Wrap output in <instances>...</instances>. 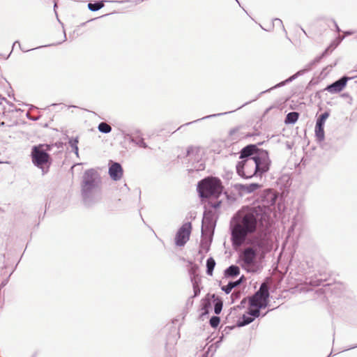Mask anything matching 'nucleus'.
<instances>
[{
    "mask_svg": "<svg viewBox=\"0 0 357 357\" xmlns=\"http://www.w3.org/2000/svg\"><path fill=\"white\" fill-rule=\"evenodd\" d=\"M2 100H3L6 103V104H8V105L10 106V109H9V111H10V112L17 111V109H16V107H15V105H14L13 102H11L8 101V100H6V98H2Z\"/></svg>",
    "mask_w": 357,
    "mask_h": 357,
    "instance_id": "obj_36",
    "label": "nucleus"
},
{
    "mask_svg": "<svg viewBox=\"0 0 357 357\" xmlns=\"http://www.w3.org/2000/svg\"><path fill=\"white\" fill-rule=\"evenodd\" d=\"M240 274V268L236 265H231L224 271L225 278H235Z\"/></svg>",
    "mask_w": 357,
    "mask_h": 357,
    "instance_id": "obj_18",
    "label": "nucleus"
},
{
    "mask_svg": "<svg viewBox=\"0 0 357 357\" xmlns=\"http://www.w3.org/2000/svg\"><path fill=\"white\" fill-rule=\"evenodd\" d=\"M98 130L102 133L107 134L112 131V127L105 122H101L98 124Z\"/></svg>",
    "mask_w": 357,
    "mask_h": 357,
    "instance_id": "obj_25",
    "label": "nucleus"
},
{
    "mask_svg": "<svg viewBox=\"0 0 357 357\" xmlns=\"http://www.w3.org/2000/svg\"><path fill=\"white\" fill-rule=\"evenodd\" d=\"M324 124L322 122H319L318 121H316L315 125V136L317 137V139L319 142H322L324 139L325 135H324Z\"/></svg>",
    "mask_w": 357,
    "mask_h": 357,
    "instance_id": "obj_17",
    "label": "nucleus"
},
{
    "mask_svg": "<svg viewBox=\"0 0 357 357\" xmlns=\"http://www.w3.org/2000/svg\"><path fill=\"white\" fill-rule=\"evenodd\" d=\"M102 179L100 174L94 169L84 172L81 182V195L83 203L91 206L101 199Z\"/></svg>",
    "mask_w": 357,
    "mask_h": 357,
    "instance_id": "obj_2",
    "label": "nucleus"
},
{
    "mask_svg": "<svg viewBox=\"0 0 357 357\" xmlns=\"http://www.w3.org/2000/svg\"><path fill=\"white\" fill-rule=\"evenodd\" d=\"M128 1H130V0L121 1H119V3H124V2H128Z\"/></svg>",
    "mask_w": 357,
    "mask_h": 357,
    "instance_id": "obj_49",
    "label": "nucleus"
},
{
    "mask_svg": "<svg viewBox=\"0 0 357 357\" xmlns=\"http://www.w3.org/2000/svg\"><path fill=\"white\" fill-rule=\"evenodd\" d=\"M261 187V185L253 183L250 184H245L241 185V189L248 193H251L256 190L259 189Z\"/></svg>",
    "mask_w": 357,
    "mask_h": 357,
    "instance_id": "obj_22",
    "label": "nucleus"
},
{
    "mask_svg": "<svg viewBox=\"0 0 357 357\" xmlns=\"http://www.w3.org/2000/svg\"><path fill=\"white\" fill-rule=\"evenodd\" d=\"M66 34L65 31H63V40H62V41L59 42V43H57V45L61 44L63 42H64V41H66Z\"/></svg>",
    "mask_w": 357,
    "mask_h": 357,
    "instance_id": "obj_44",
    "label": "nucleus"
},
{
    "mask_svg": "<svg viewBox=\"0 0 357 357\" xmlns=\"http://www.w3.org/2000/svg\"><path fill=\"white\" fill-rule=\"evenodd\" d=\"M253 160L255 161L256 176L261 177L264 173L269 170L271 162L267 151L264 149L258 151L254 155Z\"/></svg>",
    "mask_w": 357,
    "mask_h": 357,
    "instance_id": "obj_6",
    "label": "nucleus"
},
{
    "mask_svg": "<svg viewBox=\"0 0 357 357\" xmlns=\"http://www.w3.org/2000/svg\"><path fill=\"white\" fill-rule=\"evenodd\" d=\"M207 236H202V239L201 241V248L203 250H205L206 252H208L209 250L210 244L212 241V236H208L209 237V239H206V237Z\"/></svg>",
    "mask_w": 357,
    "mask_h": 357,
    "instance_id": "obj_26",
    "label": "nucleus"
},
{
    "mask_svg": "<svg viewBox=\"0 0 357 357\" xmlns=\"http://www.w3.org/2000/svg\"><path fill=\"white\" fill-rule=\"evenodd\" d=\"M130 142L132 143H135L137 146L142 148H147V144L144 142V139L142 137H131Z\"/></svg>",
    "mask_w": 357,
    "mask_h": 357,
    "instance_id": "obj_29",
    "label": "nucleus"
},
{
    "mask_svg": "<svg viewBox=\"0 0 357 357\" xmlns=\"http://www.w3.org/2000/svg\"><path fill=\"white\" fill-rule=\"evenodd\" d=\"M323 58V56H321V55L320 56H317L313 61H312L310 63H308L306 66V68L305 69H303V70H301L299 71H298L296 73H295L294 75H291V77H289L288 79H287L286 80L283 81V82H280L279 84L275 85L274 86L266 90V91H264L260 93V94L258 96V97L262 94V93H266V92H268L270 91H271L272 89H275V88H278V87H280V86H282L284 85H285L287 83H289V82H292L293 80H294L295 79H296L298 76L300 75H303L306 71H308L310 70L311 68H312V66L313 65H315L316 63H318L319 62H320L321 59Z\"/></svg>",
    "mask_w": 357,
    "mask_h": 357,
    "instance_id": "obj_10",
    "label": "nucleus"
},
{
    "mask_svg": "<svg viewBox=\"0 0 357 357\" xmlns=\"http://www.w3.org/2000/svg\"><path fill=\"white\" fill-rule=\"evenodd\" d=\"M349 349H352V348L351 347V348L345 349V351L349 350Z\"/></svg>",
    "mask_w": 357,
    "mask_h": 357,
    "instance_id": "obj_52",
    "label": "nucleus"
},
{
    "mask_svg": "<svg viewBox=\"0 0 357 357\" xmlns=\"http://www.w3.org/2000/svg\"><path fill=\"white\" fill-rule=\"evenodd\" d=\"M220 319L218 316H213L209 320V324L212 328H217L220 324Z\"/></svg>",
    "mask_w": 357,
    "mask_h": 357,
    "instance_id": "obj_31",
    "label": "nucleus"
},
{
    "mask_svg": "<svg viewBox=\"0 0 357 357\" xmlns=\"http://www.w3.org/2000/svg\"><path fill=\"white\" fill-rule=\"evenodd\" d=\"M231 112H222V113H218V114H211V115H208V116H206L202 117L201 119H199L197 120L193 121L192 122L187 123H185V125H190V124H191L192 123H195V122H197V121H201V120H203V119H210V118L215 117V116H220L225 115V114H229V113H231Z\"/></svg>",
    "mask_w": 357,
    "mask_h": 357,
    "instance_id": "obj_30",
    "label": "nucleus"
},
{
    "mask_svg": "<svg viewBox=\"0 0 357 357\" xmlns=\"http://www.w3.org/2000/svg\"><path fill=\"white\" fill-rule=\"evenodd\" d=\"M31 157L33 164L41 169L43 175L49 172L52 159L50 155L43 150V146H33L31 149Z\"/></svg>",
    "mask_w": 357,
    "mask_h": 357,
    "instance_id": "obj_5",
    "label": "nucleus"
},
{
    "mask_svg": "<svg viewBox=\"0 0 357 357\" xmlns=\"http://www.w3.org/2000/svg\"><path fill=\"white\" fill-rule=\"evenodd\" d=\"M231 297L232 298H238V294L234 292L232 294H231Z\"/></svg>",
    "mask_w": 357,
    "mask_h": 357,
    "instance_id": "obj_46",
    "label": "nucleus"
},
{
    "mask_svg": "<svg viewBox=\"0 0 357 357\" xmlns=\"http://www.w3.org/2000/svg\"><path fill=\"white\" fill-rule=\"evenodd\" d=\"M268 305V299H265L259 303H257V305L252 307H257L259 310L266 308Z\"/></svg>",
    "mask_w": 357,
    "mask_h": 357,
    "instance_id": "obj_34",
    "label": "nucleus"
},
{
    "mask_svg": "<svg viewBox=\"0 0 357 357\" xmlns=\"http://www.w3.org/2000/svg\"><path fill=\"white\" fill-rule=\"evenodd\" d=\"M245 243L251 246L245 248L241 252L242 266L248 271H250V267L255 264L258 252L268 251L271 248L270 238L267 232H260Z\"/></svg>",
    "mask_w": 357,
    "mask_h": 357,
    "instance_id": "obj_3",
    "label": "nucleus"
},
{
    "mask_svg": "<svg viewBox=\"0 0 357 357\" xmlns=\"http://www.w3.org/2000/svg\"><path fill=\"white\" fill-rule=\"evenodd\" d=\"M329 115L330 113L328 112H325L317 118V121L325 123L326 120L328 118Z\"/></svg>",
    "mask_w": 357,
    "mask_h": 357,
    "instance_id": "obj_35",
    "label": "nucleus"
},
{
    "mask_svg": "<svg viewBox=\"0 0 357 357\" xmlns=\"http://www.w3.org/2000/svg\"><path fill=\"white\" fill-rule=\"evenodd\" d=\"M259 150L260 149H259L255 144L247 145L241 149L239 158L242 160L247 158H252Z\"/></svg>",
    "mask_w": 357,
    "mask_h": 357,
    "instance_id": "obj_15",
    "label": "nucleus"
},
{
    "mask_svg": "<svg viewBox=\"0 0 357 357\" xmlns=\"http://www.w3.org/2000/svg\"><path fill=\"white\" fill-rule=\"evenodd\" d=\"M248 314H249V316L254 318V319L255 318L259 317V316H261L262 314H261V312L258 309L257 307H250V306L248 308Z\"/></svg>",
    "mask_w": 357,
    "mask_h": 357,
    "instance_id": "obj_28",
    "label": "nucleus"
},
{
    "mask_svg": "<svg viewBox=\"0 0 357 357\" xmlns=\"http://www.w3.org/2000/svg\"><path fill=\"white\" fill-rule=\"evenodd\" d=\"M184 126H186L185 124H184ZM183 125H181V128H183Z\"/></svg>",
    "mask_w": 357,
    "mask_h": 357,
    "instance_id": "obj_55",
    "label": "nucleus"
},
{
    "mask_svg": "<svg viewBox=\"0 0 357 357\" xmlns=\"http://www.w3.org/2000/svg\"><path fill=\"white\" fill-rule=\"evenodd\" d=\"M215 266V261L213 257H209L206 260V273L208 275H212L214 268Z\"/></svg>",
    "mask_w": 357,
    "mask_h": 357,
    "instance_id": "obj_24",
    "label": "nucleus"
},
{
    "mask_svg": "<svg viewBox=\"0 0 357 357\" xmlns=\"http://www.w3.org/2000/svg\"><path fill=\"white\" fill-rule=\"evenodd\" d=\"M331 355V353L330 354V355L328 357H330Z\"/></svg>",
    "mask_w": 357,
    "mask_h": 357,
    "instance_id": "obj_58",
    "label": "nucleus"
},
{
    "mask_svg": "<svg viewBox=\"0 0 357 357\" xmlns=\"http://www.w3.org/2000/svg\"><path fill=\"white\" fill-rule=\"evenodd\" d=\"M38 146H43V150H45L46 153L51 151V146L49 144H39Z\"/></svg>",
    "mask_w": 357,
    "mask_h": 357,
    "instance_id": "obj_41",
    "label": "nucleus"
},
{
    "mask_svg": "<svg viewBox=\"0 0 357 357\" xmlns=\"http://www.w3.org/2000/svg\"><path fill=\"white\" fill-rule=\"evenodd\" d=\"M299 114L296 112L288 113L285 117V124H294L298 119Z\"/></svg>",
    "mask_w": 357,
    "mask_h": 357,
    "instance_id": "obj_19",
    "label": "nucleus"
},
{
    "mask_svg": "<svg viewBox=\"0 0 357 357\" xmlns=\"http://www.w3.org/2000/svg\"><path fill=\"white\" fill-rule=\"evenodd\" d=\"M269 311H271V309H269V310H268L266 312L263 313V314H261V316H262V317H264V316H265V315H266V314Z\"/></svg>",
    "mask_w": 357,
    "mask_h": 357,
    "instance_id": "obj_47",
    "label": "nucleus"
},
{
    "mask_svg": "<svg viewBox=\"0 0 357 357\" xmlns=\"http://www.w3.org/2000/svg\"><path fill=\"white\" fill-rule=\"evenodd\" d=\"M197 190L202 199L218 198L222 193V185L219 178L208 176L198 182Z\"/></svg>",
    "mask_w": 357,
    "mask_h": 357,
    "instance_id": "obj_4",
    "label": "nucleus"
},
{
    "mask_svg": "<svg viewBox=\"0 0 357 357\" xmlns=\"http://www.w3.org/2000/svg\"><path fill=\"white\" fill-rule=\"evenodd\" d=\"M310 284H312L313 285H317V286H319L320 284L319 283H312V282H310Z\"/></svg>",
    "mask_w": 357,
    "mask_h": 357,
    "instance_id": "obj_48",
    "label": "nucleus"
},
{
    "mask_svg": "<svg viewBox=\"0 0 357 357\" xmlns=\"http://www.w3.org/2000/svg\"><path fill=\"white\" fill-rule=\"evenodd\" d=\"M222 302L220 300H218L214 304V312L215 314H219L222 309Z\"/></svg>",
    "mask_w": 357,
    "mask_h": 357,
    "instance_id": "obj_32",
    "label": "nucleus"
},
{
    "mask_svg": "<svg viewBox=\"0 0 357 357\" xmlns=\"http://www.w3.org/2000/svg\"><path fill=\"white\" fill-rule=\"evenodd\" d=\"M202 223V236H213L216 225L215 213L211 210H206Z\"/></svg>",
    "mask_w": 357,
    "mask_h": 357,
    "instance_id": "obj_7",
    "label": "nucleus"
},
{
    "mask_svg": "<svg viewBox=\"0 0 357 357\" xmlns=\"http://www.w3.org/2000/svg\"><path fill=\"white\" fill-rule=\"evenodd\" d=\"M331 355V353L330 354V355L328 357H330Z\"/></svg>",
    "mask_w": 357,
    "mask_h": 357,
    "instance_id": "obj_57",
    "label": "nucleus"
},
{
    "mask_svg": "<svg viewBox=\"0 0 357 357\" xmlns=\"http://www.w3.org/2000/svg\"><path fill=\"white\" fill-rule=\"evenodd\" d=\"M265 198L266 199L264 200V202H266V205L272 206L275 204L277 199V196L275 195V193H273L271 190H269L267 192H266Z\"/></svg>",
    "mask_w": 357,
    "mask_h": 357,
    "instance_id": "obj_20",
    "label": "nucleus"
},
{
    "mask_svg": "<svg viewBox=\"0 0 357 357\" xmlns=\"http://www.w3.org/2000/svg\"><path fill=\"white\" fill-rule=\"evenodd\" d=\"M202 357H207V353H206V354H205L204 355H203V356H202Z\"/></svg>",
    "mask_w": 357,
    "mask_h": 357,
    "instance_id": "obj_51",
    "label": "nucleus"
},
{
    "mask_svg": "<svg viewBox=\"0 0 357 357\" xmlns=\"http://www.w3.org/2000/svg\"><path fill=\"white\" fill-rule=\"evenodd\" d=\"M221 204H222V202L218 201L215 203H211V207L213 208H218L220 206Z\"/></svg>",
    "mask_w": 357,
    "mask_h": 357,
    "instance_id": "obj_40",
    "label": "nucleus"
},
{
    "mask_svg": "<svg viewBox=\"0 0 357 357\" xmlns=\"http://www.w3.org/2000/svg\"><path fill=\"white\" fill-rule=\"evenodd\" d=\"M273 25H279V26H281L282 27V29L284 30V27L283 26V24H282V21L279 19V18H275L273 20Z\"/></svg>",
    "mask_w": 357,
    "mask_h": 357,
    "instance_id": "obj_37",
    "label": "nucleus"
},
{
    "mask_svg": "<svg viewBox=\"0 0 357 357\" xmlns=\"http://www.w3.org/2000/svg\"><path fill=\"white\" fill-rule=\"evenodd\" d=\"M17 44L18 45V46H19L20 47H21V45H20V43H19V41H15V42L13 43V49L15 46H17Z\"/></svg>",
    "mask_w": 357,
    "mask_h": 357,
    "instance_id": "obj_45",
    "label": "nucleus"
},
{
    "mask_svg": "<svg viewBox=\"0 0 357 357\" xmlns=\"http://www.w3.org/2000/svg\"><path fill=\"white\" fill-rule=\"evenodd\" d=\"M104 2L105 1H97L94 3H88V8L91 11H98V10L101 9L104 7Z\"/></svg>",
    "mask_w": 357,
    "mask_h": 357,
    "instance_id": "obj_23",
    "label": "nucleus"
},
{
    "mask_svg": "<svg viewBox=\"0 0 357 357\" xmlns=\"http://www.w3.org/2000/svg\"><path fill=\"white\" fill-rule=\"evenodd\" d=\"M357 347V345L352 347L351 348H356Z\"/></svg>",
    "mask_w": 357,
    "mask_h": 357,
    "instance_id": "obj_54",
    "label": "nucleus"
},
{
    "mask_svg": "<svg viewBox=\"0 0 357 357\" xmlns=\"http://www.w3.org/2000/svg\"><path fill=\"white\" fill-rule=\"evenodd\" d=\"M191 230V222H187L183 223L176 232L175 236V244L178 247L184 246L190 238Z\"/></svg>",
    "mask_w": 357,
    "mask_h": 357,
    "instance_id": "obj_9",
    "label": "nucleus"
},
{
    "mask_svg": "<svg viewBox=\"0 0 357 357\" xmlns=\"http://www.w3.org/2000/svg\"><path fill=\"white\" fill-rule=\"evenodd\" d=\"M211 306V303L208 301H207L206 302H205L204 304H203V307H202V310H204L205 311V312H206L208 311V308Z\"/></svg>",
    "mask_w": 357,
    "mask_h": 357,
    "instance_id": "obj_39",
    "label": "nucleus"
},
{
    "mask_svg": "<svg viewBox=\"0 0 357 357\" xmlns=\"http://www.w3.org/2000/svg\"><path fill=\"white\" fill-rule=\"evenodd\" d=\"M245 280V276L241 275L237 280L229 282V283L227 285L222 286L221 287V289L223 291H225V294H229L234 288L239 286Z\"/></svg>",
    "mask_w": 357,
    "mask_h": 357,
    "instance_id": "obj_16",
    "label": "nucleus"
},
{
    "mask_svg": "<svg viewBox=\"0 0 357 357\" xmlns=\"http://www.w3.org/2000/svg\"><path fill=\"white\" fill-rule=\"evenodd\" d=\"M199 151H200V149L197 147H190L187 150V157L189 158V160L196 162L195 164L194 162H192V170L201 171V170L204 169V168H205L204 165L202 162L199 161V159H200V155L199 154Z\"/></svg>",
    "mask_w": 357,
    "mask_h": 357,
    "instance_id": "obj_12",
    "label": "nucleus"
},
{
    "mask_svg": "<svg viewBox=\"0 0 357 357\" xmlns=\"http://www.w3.org/2000/svg\"><path fill=\"white\" fill-rule=\"evenodd\" d=\"M184 126H186L185 124H184ZM183 125H181V128H183Z\"/></svg>",
    "mask_w": 357,
    "mask_h": 357,
    "instance_id": "obj_56",
    "label": "nucleus"
},
{
    "mask_svg": "<svg viewBox=\"0 0 357 357\" xmlns=\"http://www.w3.org/2000/svg\"><path fill=\"white\" fill-rule=\"evenodd\" d=\"M333 24H334V25H335V27L336 31H337V32H340V31H341V30H340V27L338 26L337 24L336 23V22H335V20H333Z\"/></svg>",
    "mask_w": 357,
    "mask_h": 357,
    "instance_id": "obj_43",
    "label": "nucleus"
},
{
    "mask_svg": "<svg viewBox=\"0 0 357 357\" xmlns=\"http://www.w3.org/2000/svg\"><path fill=\"white\" fill-rule=\"evenodd\" d=\"M79 142V138L78 137H76L75 138H70L68 140V144H70V147L72 148L73 151L75 152L76 155H78V146L77 144Z\"/></svg>",
    "mask_w": 357,
    "mask_h": 357,
    "instance_id": "obj_27",
    "label": "nucleus"
},
{
    "mask_svg": "<svg viewBox=\"0 0 357 357\" xmlns=\"http://www.w3.org/2000/svg\"><path fill=\"white\" fill-rule=\"evenodd\" d=\"M349 349H352V348L351 347V348L345 349V351L349 350Z\"/></svg>",
    "mask_w": 357,
    "mask_h": 357,
    "instance_id": "obj_53",
    "label": "nucleus"
},
{
    "mask_svg": "<svg viewBox=\"0 0 357 357\" xmlns=\"http://www.w3.org/2000/svg\"><path fill=\"white\" fill-rule=\"evenodd\" d=\"M248 103H249V102H245L244 105H243L242 106L239 107H238V109H239V108H241L243 106H244V105H248Z\"/></svg>",
    "mask_w": 357,
    "mask_h": 357,
    "instance_id": "obj_50",
    "label": "nucleus"
},
{
    "mask_svg": "<svg viewBox=\"0 0 357 357\" xmlns=\"http://www.w3.org/2000/svg\"><path fill=\"white\" fill-rule=\"evenodd\" d=\"M237 174L245 178H251L256 176L255 173V166L253 158H247L238 162L236 165Z\"/></svg>",
    "mask_w": 357,
    "mask_h": 357,
    "instance_id": "obj_8",
    "label": "nucleus"
},
{
    "mask_svg": "<svg viewBox=\"0 0 357 357\" xmlns=\"http://www.w3.org/2000/svg\"><path fill=\"white\" fill-rule=\"evenodd\" d=\"M194 295L190 298L197 297L200 294V289L196 280L192 282Z\"/></svg>",
    "mask_w": 357,
    "mask_h": 357,
    "instance_id": "obj_33",
    "label": "nucleus"
},
{
    "mask_svg": "<svg viewBox=\"0 0 357 357\" xmlns=\"http://www.w3.org/2000/svg\"><path fill=\"white\" fill-rule=\"evenodd\" d=\"M266 215L261 208H252L246 213L233 218L231 222V239L234 246H241L248 239L266 231L270 238L268 227L264 224Z\"/></svg>",
    "mask_w": 357,
    "mask_h": 357,
    "instance_id": "obj_1",
    "label": "nucleus"
},
{
    "mask_svg": "<svg viewBox=\"0 0 357 357\" xmlns=\"http://www.w3.org/2000/svg\"><path fill=\"white\" fill-rule=\"evenodd\" d=\"M349 78L347 76H343L332 84L328 85L325 90L331 93H337L343 90L345 87L347 82Z\"/></svg>",
    "mask_w": 357,
    "mask_h": 357,
    "instance_id": "obj_14",
    "label": "nucleus"
},
{
    "mask_svg": "<svg viewBox=\"0 0 357 357\" xmlns=\"http://www.w3.org/2000/svg\"><path fill=\"white\" fill-rule=\"evenodd\" d=\"M332 46V45H331L329 47H328L323 52L322 54H321V56L324 57L325 56H326L328 54V52H329V50L331 48V47Z\"/></svg>",
    "mask_w": 357,
    "mask_h": 357,
    "instance_id": "obj_42",
    "label": "nucleus"
},
{
    "mask_svg": "<svg viewBox=\"0 0 357 357\" xmlns=\"http://www.w3.org/2000/svg\"><path fill=\"white\" fill-rule=\"evenodd\" d=\"M269 296V287L268 284L263 283L261 284L259 289L250 298L249 305L250 307L257 305V303L268 299Z\"/></svg>",
    "mask_w": 357,
    "mask_h": 357,
    "instance_id": "obj_11",
    "label": "nucleus"
},
{
    "mask_svg": "<svg viewBox=\"0 0 357 357\" xmlns=\"http://www.w3.org/2000/svg\"><path fill=\"white\" fill-rule=\"evenodd\" d=\"M354 31H345V32L344 33V36H342V37L339 38V43H340V42H341V41L344 38V37H345V36L352 35V34H354Z\"/></svg>",
    "mask_w": 357,
    "mask_h": 357,
    "instance_id": "obj_38",
    "label": "nucleus"
},
{
    "mask_svg": "<svg viewBox=\"0 0 357 357\" xmlns=\"http://www.w3.org/2000/svg\"><path fill=\"white\" fill-rule=\"evenodd\" d=\"M254 321V318L249 316V314H243V317L237 321L236 326L238 327H243L249 324L252 323Z\"/></svg>",
    "mask_w": 357,
    "mask_h": 357,
    "instance_id": "obj_21",
    "label": "nucleus"
},
{
    "mask_svg": "<svg viewBox=\"0 0 357 357\" xmlns=\"http://www.w3.org/2000/svg\"><path fill=\"white\" fill-rule=\"evenodd\" d=\"M108 173L113 181H117L121 180L123 174L121 165L116 162L110 161Z\"/></svg>",
    "mask_w": 357,
    "mask_h": 357,
    "instance_id": "obj_13",
    "label": "nucleus"
}]
</instances>
